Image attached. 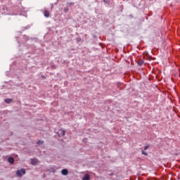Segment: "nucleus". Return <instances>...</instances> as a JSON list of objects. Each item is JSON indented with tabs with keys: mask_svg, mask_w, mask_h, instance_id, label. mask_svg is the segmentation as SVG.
Masks as SVG:
<instances>
[{
	"mask_svg": "<svg viewBox=\"0 0 180 180\" xmlns=\"http://www.w3.org/2000/svg\"><path fill=\"white\" fill-rule=\"evenodd\" d=\"M81 41V38H78L77 41Z\"/></svg>",
	"mask_w": 180,
	"mask_h": 180,
	"instance_id": "nucleus-14",
	"label": "nucleus"
},
{
	"mask_svg": "<svg viewBox=\"0 0 180 180\" xmlns=\"http://www.w3.org/2000/svg\"><path fill=\"white\" fill-rule=\"evenodd\" d=\"M57 134L59 137H63L65 136V130H63V129H60L58 132Z\"/></svg>",
	"mask_w": 180,
	"mask_h": 180,
	"instance_id": "nucleus-2",
	"label": "nucleus"
},
{
	"mask_svg": "<svg viewBox=\"0 0 180 180\" xmlns=\"http://www.w3.org/2000/svg\"><path fill=\"white\" fill-rule=\"evenodd\" d=\"M12 101H13L12 98H6L4 100V102H6V103H11Z\"/></svg>",
	"mask_w": 180,
	"mask_h": 180,
	"instance_id": "nucleus-7",
	"label": "nucleus"
},
{
	"mask_svg": "<svg viewBox=\"0 0 180 180\" xmlns=\"http://www.w3.org/2000/svg\"><path fill=\"white\" fill-rule=\"evenodd\" d=\"M91 176L89 174H85V176L83 177V180H89Z\"/></svg>",
	"mask_w": 180,
	"mask_h": 180,
	"instance_id": "nucleus-6",
	"label": "nucleus"
},
{
	"mask_svg": "<svg viewBox=\"0 0 180 180\" xmlns=\"http://www.w3.org/2000/svg\"><path fill=\"white\" fill-rule=\"evenodd\" d=\"M141 153L143 155H148V153L144 150H142Z\"/></svg>",
	"mask_w": 180,
	"mask_h": 180,
	"instance_id": "nucleus-9",
	"label": "nucleus"
},
{
	"mask_svg": "<svg viewBox=\"0 0 180 180\" xmlns=\"http://www.w3.org/2000/svg\"><path fill=\"white\" fill-rule=\"evenodd\" d=\"M148 147H150V145H147L146 146H145L144 150H147Z\"/></svg>",
	"mask_w": 180,
	"mask_h": 180,
	"instance_id": "nucleus-12",
	"label": "nucleus"
},
{
	"mask_svg": "<svg viewBox=\"0 0 180 180\" xmlns=\"http://www.w3.org/2000/svg\"><path fill=\"white\" fill-rule=\"evenodd\" d=\"M8 162H10V164H13V162H15V159L12 157H10L8 158Z\"/></svg>",
	"mask_w": 180,
	"mask_h": 180,
	"instance_id": "nucleus-3",
	"label": "nucleus"
},
{
	"mask_svg": "<svg viewBox=\"0 0 180 180\" xmlns=\"http://www.w3.org/2000/svg\"><path fill=\"white\" fill-rule=\"evenodd\" d=\"M103 2H105L106 4L107 1H106V0H103Z\"/></svg>",
	"mask_w": 180,
	"mask_h": 180,
	"instance_id": "nucleus-17",
	"label": "nucleus"
},
{
	"mask_svg": "<svg viewBox=\"0 0 180 180\" xmlns=\"http://www.w3.org/2000/svg\"><path fill=\"white\" fill-rule=\"evenodd\" d=\"M37 144H43V141H39L37 142Z\"/></svg>",
	"mask_w": 180,
	"mask_h": 180,
	"instance_id": "nucleus-13",
	"label": "nucleus"
},
{
	"mask_svg": "<svg viewBox=\"0 0 180 180\" xmlns=\"http://www.w3.org/2000/svg\"><path fill=\"white\" fill-rule=\"evenodd\" d=\"M63 175H68V170L66 169H63L61 171Z\"/></svg>",
	"mask_w": 180,
	"mask_h": 180,
	"instance_id": "nucleus-5",
	"label": "nucleus"
},
{
	"mask_svg": "<svg viewBox=\"0 0 180 180\" xmlns=\"http://www.w3.org/2000/svg\"><path fill=\"white\" fill-rule=\"evenodd\" d=\"M38 160L37 159H31V164L32 165H36V164H37Z\"/></svg>",
	"mask_w": 180,
	"mask_h": 180,
	"instance_id": "nucleus-4",
	"label": "nucleus"
},
{
	"mask_svg": "<svg viewBox=\"0 0 180 180\" xmlns=\"http://www.w3.org/2000/svg\"><path fill=\"white\" fill-rule=\"evenodd\" d=\"M44 16H46V11H44Z\"/></svg>",
	"mask_w": 180,
	"mask_h": 180,
	"instance_id": "nucleus-16",
	"label": "nucleus"
},
{
	"mask_svg": "<svg viewBox=\"0 0 180 180\" xmlns=\"http://www.w3.org/2000/svg\"><path fill=\"white\" fill-rule=\"evenodd\" d=\"M50 16V13L49 11H46V18H49Z\"/></svg>",
	"mask_w": 180,
	"mask_h": 180,
	"instance_id": "nucleus-10",
	"label": "nucleus"
},
{
	"mask_svg": "<svg viewBox=\"0 0 180 180\" xmlns=\"http://www.w3.org/2000/svg\"><path fill=\"white\" fill-rule=\"evenodd\" d=\"M22 174L23 175H25V174H26V169H21L20 170H17L16 172V174L20 176V177H22Z\"/></svg>",
	"mask_w": 180,
	"mask_h": 180,
	"instance_id": "nucleus-1",
	"label": "nucleus"
},
{
	"mask_svg": "<svg viewBox=\"0 0 180 180\" xmlns=\"http://www.w3.org/2000/svg\"><path fill=\"white\" fill-rule=\"evenodd\" d=\"M69 5H74V3H70Z\"/></svg>",
	"mask_w": 180,
	"mask_h": 180,
	"instance_id": "nucleus-15",
	"label": "nucleus"
},
{
	"mask_svg": "<svg viewBox=\"0 0 180 180\" xmlns=\"http://www.w3.org/2000/svg\"><path fill=\"white\" fill-rule=\"evenodd\" d=\"M143 64H144V60H140L138 61V65L141 66Z\"/></svg>",
	"mask_w": 180,
	"mask_h": 180,
	"instance_id": "nucleus-8",
	"label": "nucleus"
},
{
	"mask_svg": "<svg viewBox=\"0 0 180 180\" xmlns=\"http://www.w3.org/2000/svg\"><path fill=\"white\" fill-rule=\"evenodd\" d=\"M144 58L145 60H151V57H149V56L144 57Z\"/></svg>",
	"mask_w": 180,
	"mask_h": 180,
	"instance_id": "nucleus-11",
	"label": "nucleus"
}]
</instances>
